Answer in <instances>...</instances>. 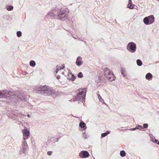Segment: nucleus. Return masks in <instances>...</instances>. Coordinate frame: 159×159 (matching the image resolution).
I'll return each instance as SVG.
<instances>
[{"label":"nucleus","mask_w":159,"mask_h":159,"mask_svg":"<svg viewBox=\"0 0 159 159\" xmlns=\"http://www.w3.org/2000/svg\"><path fill=\"white\" fill-rule=\"evenodd\" d=\"M15 111L17 117H19L21 118V117L23 116V114L19 112L18 111L16 110Z\"/></svg>","instance_id":"nucleus-18"},{"label":"nucleus","mask_w":159,"mask_h":159,"mask_svg":"<svg viewBox=\"0 0 159 159\" xmlns=\"http://www.w3.org/2000/svg\"><path fill=\"white\" fill-rule=\"evenodd\" d=\"M158 1H159V0H157Z\"/></svg>","instance_id":"nucleus-50"},{"label":"nucleus","mask_w":159,"mask_h":159,"mask_svg":"<svg viewBox=\"0 0 159 159\" xmlns=\"http://www.w3.org/2000/svg\"><path fill=\"white\" fill-rule=\"evenodd\" d=\"M107 135V134L106 133H102L101 135V137L102 138H104Z\"/></svg>","instance_id":"nucleus-31"},{"label":"nucleus","mask_w":159,"mask_h":159,"mask_svg":"<svg viewBox=\"0 0 159 159\" xmlns=\"http://www.w3.org/2000/svg\"><path fill=\"white\" fill-rule=\"evenodd\" d=\"M106 78L110 81H112L114 80L115 78V77L112 73L107 75V76H106Z\"/></svg>","instance_id":"nucleus-13"},{"label":"nucleus","mask_w":159,"mask_h":159,"mask_svg":"<svg viewBox=\"0 0 159 159\" xmlns=\"http://www.w3.org/2000/svg\"><path fill=\"white\" fill-rule=\"evenodd\" d=\"M77 76L78 78H82L83 77V75L82 73L81 72H79L77 75Z\"/></svg>","instance_id":"nucleus-29"},{"label":"nucleus","mask_w":159,"mask_h":159,"mask_svg":"<svg viewBox=\"0 0 159 159\" xmlns=\"http://www.w3.org/2000/svg\"><path fill=\"white\" fill-rule=\"evenodd\" d=\"M90 155L88 152L86 151H82L79 154V156L81 158H86L89 157Z\"/></svg>","instance_id":"nucleus-8"},{"label":"nucleus","mask_w":159,"mask_h":159,"mask_svg":"<svg viewBox=\"0 0 159 159\" xmlns=\"http://www.w3.org/2000/svg\"><path fill=\"white\" fill-rule=\"evenodd\" d=\"M132 3L131 0H129V3L128 4H131Z\"/></svg>","instance_id":"nucleus-37"},{"label":"nucleus","mask_w":159,"mask_h":159,"mask_svg":"<svg viewBox=\"0 0 159 159\" xmlns=\"http://www.w3.org/2000/svg\"><path fill=\"white\" fill-rule=\"evenodd\" d=\"M75 39V37H73Z\"/></svg>","instance_id":"nucleus-49"},{"label":"nucleus","mask_w":159,"mask_h":159,"mask_svg":"<svg viewBox=\"0 0 159 159\" xmlns=\"http://www.w3.org/2000/svg\"><path fill=\"white\" fill-rule=\"evenodd\" d=\"M23 138L24 140L28 139L30 136V133L27 129H25L22 130Z\"/></svg>","instance_id":"nucleus-9"},{"label":"nucleus","mask_w":159,"mask_h":159,"mask_svg":"<svg viewBox=\"0 0 159 159\" xmlns=\"http://www.w3.org/2000/svg\"><path fill=\"white\" fill-rule=\"evenodd\" d=\"M104 70L105 75L106 77L112 73L111 72L109 68H105L104 69Z\"/></svg>","instance_id":"nucleus-14"},{"label":"nucleus","mask_w":159,"mask_h":159,"mask_svg":"<svg viewBox=\"0 0 159 159\" xmlns=\"http://www.w3.org/2000/svg\"><path fill=\"white\" fill-rule=\"evenodd\" d=\"M16 34L17 37H20L21 36L22 33L20 31H18L16 32Z\"/></svg>","instance_id":"nucleus-27"},{"label":"nucleus","mask_w":159,"mask_h":159,"mask_svg":"<svg viewBox=\"0 0 159 159\" xmlns=\"http://www.w3.org/2000/svg\"><path fill=\"white\" fill-rule=\"evenodd\" d=\"M137 65L139 66H142L143 64L142 62L140 59H138L137 60Z\"/></svg>","instance_id":"nucleus-20"},{"label":"nucleus","mask_w":159,"mask_h":159,"mask_svg":"<svg viewBox=\"0 0 159 159\" xmlns=\"http://www.w3.org/2000/svg\"><path fill=\"white\" fill-rule=\"evenodd\" d=\"M64 68H65L64 65H63V67H61L60 66H56V69H57V70H58L62 69H63Z\"/></svg>","instance_id":"nucleus-28"},{"label":"nucleus","mask_w":159,"mask_h":159,"mask_svg":"<svg viewBox=\"0 0 159 159\" xmlns=\"http://www.w3.org/2000/svg\"><path fill=\"white\" fill-rule=\"evenodd\" d=\"M52 152L51 151H48L47 152V154L49 155H52Z\"/></svg>","instance_id":"nucleus-34"},{"label":"nucleus","mask_w":159,"mask_h":159,"mask_svg":"<svg viewBox=\"0 0 159 159\" xmlns=\"http://www.w3.org/2000/svg\"><path fill=\"white\" fill-rule=\"evenodd\" d=\"M82 136L84 139H86L87 138V135H86L85 132L83 133Z\"/></svg>","instance_id":"nucleus-30"},{"label":"nucleus","mask_w":159,"mask_h":159,"mask_svg":"<svg viewBox=\"0 0 159 159\" xmlns=\"http://www.w3.org/2000/svg\"><path fill=\"white\" fill-rule=\"evenodd\" d=\"M66 30V31H69L68 30Z\"/></svg>","instance_id":"nucleus-47"},{"label":"nucleus","mask_w":159,"mask_h":159,"mask_svg":"<svg viewBox=\"0 0 159 159\" xmlns=\"http://www.w3.org/2000/svg\"><path fill=\"white\" fill-rule=\"evenodd\" d=\"M71 76H70V75H68V77H67V79L70 81H71V79H70Z\"/></svg>","instance_id":"nucleus-35"},{"label":"nucleus","mask_w":159,"mask_h":159,"mask_svg":"<svg viewBox=\"0 0 159 159\" xmlns=\"http://www.w3.org/2000/svg\"><path fill=\"white\" fill-rule=\"evenodd\" d=\"M13 8V6H8L7 7V9L8 11H11V10H12Z\"/></svg>","instance_id":"nucleus-26"},{"label":"nucleus","mask_w":159,"mask_h":159,"mask_svg":"<svg viewBox=\"0 0 159 159\" xmlns=\"http://www.w3.org/2000/svg\"><path fill=\"white\" fill-rule=\"evenodd\" d=\"M103 102V104H105V105H107V104L104 102V101H103V102Z\"/></svg>","instance_id":"nucleus-42"},{"label":"nucleus","mask_w":159,"mask_h":159,"mask_svg":"<svg viewBox=\"0 0 159 159\" xmlns=\"http://www.w3.org/2000/svg\"><path fill=\"white\" fill-rule=\"evenodd\" d=\"M30 65L31 66L34 67L36 65V63L33 60H31L30 61Z\"/></svg>","instance_id":"nucleus-19"},{"label":"nucleus","mask_w":159,"mask_h":159,"mask_svg":"<svg viewBox=\"0 0 159 159\" xmlns=\"http://www.w3.org/2000/svg\"><path fill=\"white\" fill-rule=\"evenodd\" d=\"M151 140L154 143H155L157 144L158 142L159 141L157 140L156 139H154L153 138L151 139Z\"/></svg>","instance_id":"nucleus-32"},{"label":"nucleus","mask_w":159,"mask_h":159,"mask_svg":"<svg viewBox=\"0 0 159 159\" xmlns=\"http://www.w3.org/2000/svg\"><path fill=\"white\" fill-rule=\"evenodd\" d=\"M60 137L59 138H57V140L56 141V142H58L59 141V140Z\"/></svg>","instance_id":"nucleus-38"},{"label":"nucleus","mask_w":159,"mask_h":159,"mask_svg":"<svg viewBox=\"0 0 159 159\" xmlns=\"http://www.w3.org/2000/svg\"><path fill=\"white\" fill-rule=\"evenodd\" d=\"M69 12L68 9L62 10L60 7L56 6L48 12L47 17L64 21L67 18Z\"/></svg>","instance_id":"nucleus-1"},{"label":"nucleus","mask_w":159,"mask_h":159,"mask_svg":"<svg viewBox=\"0 0 159 159\" xmlns=\"http://www.w3.org/2000/svg\"><path fill=\"white\" fill-rule=\"evenodd\" d=\"M79 126L82 128H84V130L86 128L85 124L83 121H81L80 122L79 124Z\"/></svg>","instance_id":"nucleus-16"},{"label":"nucleus","mask_w":159,"mask_h":159,"mask_svg":"<svg viewBox=\"0 0 159 159\" xmlns=\"http://www.w3.org/2000/svg\"><path fill=\"white\" fill-rule=\"evenodd\" d=\"M120 154L121 157H124L126 155V153L124 151L122 150L120 151Z\"/></svg>","instance_id":"nucleus-21"},{"label":"nucleus","mask_w":159,"mask_h":159,"mask_svg":"<svg viewBox=\"0 0 159 159\" xmlns=\"http://www.w3.org/2000/svg\"><path fill=\"white\" fill-rule=\"evenodd\" d=\"M136 127H137V129H138L140 130L143 131V127L141 125H138L136 126Z\"/></svg>","instance_id":"nucleus-25"},{"label":"nucleus","mask_w":159,"mask_h":159,"mask_svg":"<svg viewBox=\"0 0 159 159\" xmlns=\"http://www.w3.org/2000/svg\"><path fill=\"white\" fill-rule=\"evenodd\" d=\"M145 78L147 80H150L152 78V75L150 73H148L146 75Z\"/></svg>","instance_id":"nucleus-15"},{"label":"nucleus","mask_w":159,"mask_h":159,"mask_svg":"<svg viewBox=\"0 0 159 159\" xmlns=\"http://www.w3.org/2000/svg\"><path fill=\"white\" fill-rule=\"evenodd\" d=\"M7 115L8 116L13 120H16L17 118L15 111H12L10 115H9L8 113Z\"/></svg>","instance_id":"nucleus-10"},{"label":"nucleus","mask_w":159,"mask_h":159,"mask_svg":"<svg viewBox=\"0 0 159 159\" xmlns=\"http://www.w3.org/2000/svg\"><path fill=\"white\" fill-rule=\"evenodd\" d=\"M19 98H20V99H22V98H21V97H19Z\"/></svg>","instance_id":"nucleus-46"},{"label":"nucleus","mask_w":159,"mask_h":159,"mask_svg":"<svg viewBox=\"0 0 159 159\" xmlns=\"http://www.w3.org/2000/svg\"><path fill=\"white\" fill-rule=\"evenodd\" d=\"M155 21V17L153 15H150L145 17L143 19V23L147 25L152 24Z\"/></svg>","instance_id":"nucleus-3"},{"label":"nucleus","mask_w":159,"mask_h":159,"mask_svg":"<svg viewBox=\"0 0 159 159\" xmlns=\"http://www.w3.org/2000/svg\"><path fill=\"white\" fill-rule=\"evenodd\" d=\"M71 73H71V72H70V74H71Z\"/></svg>","instance_id":"nucleus-48"},{"label":"nucleus","mask_w":159,"mask_h":159,"mask_svg":"<svg viewBox=\"0 0 159 159\" xmlns=\"http://www.w3.org/2000/svg\"><path fill=\"white\" fill-rule=\"evenodd\" d=\"M148 127V124L147 123L144 124L143 125V128H147Z\"/></svg>","instance_id":"nucleus-33"},{"label":"nucleus","mask_w":159,"mask_h":159,"mask_svg":"<svg viewBox=\"0 0 159 159\" xmlns=\"http://www.w3.org/2000/svg\"><path fill=\"white\" fill-rule=\"evenodd\" d=\"M59 70H57V69H56V70H55V72H56V73L57 74L58 73V71Z\"/></svg>","instance_id":"nucleus-41"},{"label":"nucleus","mask_w":159,"mask_h":159,"mask_svg":"<svg viewBox=\"0 0 159 159\" xmlns=\"http://www.w3.org/2000/svg\"><path fill=\"white\" fill-rule=\"evenodd\" d=\"M121 74L122 75H123L124 77H125L126 75V71L125 70V69L124 68L122 67L120 70Z\"/></svg>","instance_id":"nucleus-17"},{"label":"nucleus","mask_w":159,"mask_h":159,"mask_svg":"<svg viewBox=\"0 0 159 159\" xmlns=\"http://www.w3.org/2000/svg\"><path fill=\"white\" fill-rule=\"evenodd\" d=\"M111 132V131H107V132H106L107 134V135L108 134H109Z\"/></svg>","instance_id":"nucleus-40"},{"label":"nucleus","mask_w":159,"mask_h":159,"mask_svg":"<svg viewBox=\"0 0 159 159\" xmlns=\"http://www.w3.org/2000/svg\"><path fill=\"white\" fill-rule=\"evenodd\" d=\"M48 86L46 85L40 86L36 88V90L38 93L45 95V91L47 89Z\"/></svg>","instance_id":"nucleus-6"},{"label":"nucleus","mask_w":159,"mask_h":159,"mask_svg":"<svg viewBox=\"0 0 159 159\" xmlns=\"http://www.w3.org/2000/svg\"><path fill=\"white\" fill-rule=\"evenodd\" d=\"M63 65H64V64H63L61 65V67H63Z\"/></svg>","instance_id":"nucleus-45"},{"label":"nucleus","mask_w":159,"mask_h":159,"mask_svg":"<svg viewBox=\"0 0 159 159\" xmlns=\"http://www.w3.org/2000/svg\"><path fill=\"white\" fill-rule=\"evenodd\" d=\"M27 116L29 118H30V115L29 114H27Z\"/></svg>","instance_id":"nucleus-43"},{"label":"nucleus","mask_w":159,"mask_h":159,"mask_svg":"<svg viewBox=\"0 0 159 159\" xmlns=\"http://www.w3.org/2000/svg\"><path fill=\"white\" fill-rule=\"evenodd\" d=\"M47 89L46 91H45V95H52L54 93V90L52 89V88L48 86Z\"/></svg>","instance_id":"nucleus-11"},{"label":"nucleus","mask_w":159,"mask_h":159,"mask_svg":"<svg viewBox=\"0 0 159 159\" xmlns=\"http://www.w3.org/2000/svg\"><path fill=\"white\" fill-rule=\"evenodd\" d=\"M60 78V76L59 75H58L57 76V78L58 79V80H59Z\"/></svg>","instance_id":"nucleus-39"},{"label":"nucleus","mask_w":159,"mask_h":159,"mask_svg":"<svg viewBox=\"0 0 159 159\" xmlns=\"http://www.w3.org/2000/svg\"><path fill=\"white\" fill-rule=\"evenodd\" d=\"M75 63L76 65L78 66H79L81 65L83 63L82 58L80 56L78 57L77 58Z\"/></svg>","instance_id":"nucleus-12"},{"label":"nucleus","mask_w":159,"mask_h":159,"mask_svg":"<svg viewBox=\"0 0 159 159\" xmlns=\"http://www.w3.org/2000/svg\"><path fill=\"white\" fill-rule=\"evenodd\" d=\"M70 76H71L70 79H71V81H74L76 78V77L72 73L70 74Z\"/></svg>","instance_id":"nucleus-23"},{"label":"nucleus","mask_w":159,"mask_h":159,"mask_svg":"<svg viewBox=\"0 0 159 159\" xmlns=\"http://www.w3.org/2000/svg\"><path fill=\"white\" fill-rule=\"evenodd\" d=\"M126 48L129 52L131 53H134L136 50V45L135 43L131 42L127 44Z\"/></svg>","instance_id":"nucleus-4"},{"label":"nucleus","mask_w":159,"mask_h":159,"mask_svg":"<svg viewBox=\"0 0 159 159\" xmlns=\"http://www.w3.org/2000/svg\"><path fill=\"white\" fill-rule=\"evenodd\" d=\"M134 6L135 5H134L131 3V4H128V7L130 9H132L134 8Z\"/></svg>","instance_id":"nucleus-24"},{"label":"nucleus","mask_w":159,"mask_h":159,"mask_svg":"<svg viewBox=\"0 0 159 159\" xmlns=\"http://www.w3.org/2000/svg\"><path fill=\"white\" fill-rule=\"evenodd\" d=\"M157 144L159 145V141L158 142Z\"/></svg>","instance_id":"nucleus-44"},{"label":"nucleus","mask_w":159,"mask_h":159,"mask_svg":"<svg viewBox=\"0 0 159 159\" xmlns=\"http://www.w3.org/2000/svg\"><path fill=\"white\" fill-rule=\"evenodd\" d=\"M13 94L11 92H9L7 90L0 91V98H8L9 97L11 98Z\"/></svg>","instance_id":"nucleus-5"},{"label":"nucleus","mask_w":159,"mask_h":159,"mask_svg":"<svg viewBox=\"0 0 159 159\" xmlns=\"http://www.w3.org/2000/svg\"><path fill=\"white\" fill-rule=\"evenodd\" d=\"M86 89H80L76 91L77 95L75 96L73 101H80L82 102H84L86 94Z\"/></svg>","instance_id":"nucleus-2"},{"label":"nucleus","mask_w":159,"mask_h":159,"mask_svg":"<svg viewBox=\"0 0 159 159\" xmlns=\"http://www.w3.org/2000/svg\"><path fill=\"white\" fill-rule=\"evenodd\" d=\"M28 148V147L26 142L24 141L22 143L21 147H20V153H25Z\"/></svg>","instance_id":"nucleus-7"},{"label":"nucleus","mask_w":159,"mask_h":159,"mask_svg":"<svg viewBox=\"0 0 159 159\" xmlns=\"http://www.w3.org/2000/svg\"><path fill=\"white\" fill-rule=\"evenodd\" d=\"M97 94L98 98L99 101L101 102H103V99L102 98L100 95L99 94H98V92H97Z\"/></svg>","instance_id":"nucleus-22"},{"label":"nucleus","mask_w":159,"mask_h":159,"mask_svg":"<svg viewBox=\"0 0 159 159\" xmlns=\"http://www.w3.org/2000/svg\"><path fill=\"white\" fill-rule=\"evenodd\" d=\"M136 129H137V127H136L135 128H131V129H130V130H135Z\"/></svg>","instance_id":"nucleus-36"}]
</instances>
